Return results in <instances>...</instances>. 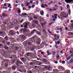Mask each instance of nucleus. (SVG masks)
Wrapping results in <instances>:
<instances>
[{
    "mask_svg": "<svg viewBox=\"0 0 73 73\" xmlns=\"http://www.w3.org/2000/svg\"><path fill=\"white\" fill-rule=\"evenodd\" d=\"M68 16V14L67 13H65L64 12H62L60 13V18H64V17H67Z\"/></svg>",
    "mask_w": 73,
    "mask_h": 73,
    "instance_id": "1",
    "label": "nucleus"
},
{
    "mask_svg": "<svg viewBox=\"0 0 73 73\" xmlns=\"http://www.w3.org/2000/svg\"><path fill=\"white\" fill-rule=\"evenodd\" d=\"M35 40V41H34V44H40V42H41V41L40 40V39L39 38H37L36 39H34V40Z\"/></svg>",
    "mask_w": 73,
    "mask_h": 73,
    "instance_id": "2",
    "label": "nucleus"
},
{
    "mask_svg": "<svg viewBox=\"0 0 73 73\" xmlns=\"http://www.w3.org/2000/svg\"><path fill=\"white\" fill-rule=\"evenodd\" d=\"M15 34V32L13 30H11L9 31L8 35L9 36H13Z\"/></svg>",
    "mask_w": 73,
    "mask_h": 73,
    "instance_id": "3",
    "label": "nucleus"
},
{
    "mask_svg": "<svg viewBox=\"0 0 73 73\" xmlns=\"http://www.w3.org/2000/svg\"><path fill=\"white\" fill-rule=\"evenodd\" d=\"M34 41H35V40H34V39H30L28 41V45H32L33 42H34Z\"/></svg>",
    "mask_w": 73,
    "mask_h": 73,
    "instance_id": "4",
    "label": "nucleus"
},
{
    "mask_svg": "<svg viewBox=\"0 0 73 73\" xmlns=\"http://www.w3.org/2000/svg\"><path fill=\"white\" fill-rule=\"evenodd\" d=\"M20 37H21V39L20 41L21 42H23L24 40L27 39V37L23 35H21L20 36Z\"/></svg>",
    "mask_w": 73,
    "mask_h": 73,
    "instance_id": "5",
    "label": "nucleus"
},
{
    "mask_svg": "<svg viewBox=\"0 0 73 73\" xmlns=\"http://www.w3.org/2000/svg\"><path fill=\"white\" fill-rule=\"evenodd\" d=\"M30 24V23H29L28 22H25L23 23V25H24V28H25V29H27V28H28V24Z\"/></svg>",
    "mask_w": 73,
    "mask_h": 73,
    "instance_id": "6",
    "label": "nucleus"
},
{
    "mask_svg": "<svg viewBox=\"0 0 73 73\" xmlns=\"http://www.w3.org/2000/svg\"><path fill=\"white\" fill-rule=\"evenodd\" d=\"M4 48L6 50H10L11 49V48L8 47L7 45H5L4 46Z\"/></svg>",
    "mask_w": 73,
    "mask_h": 73,
    "instance_id": "7",
    "label": "nucleus"
},
{
    "mask_svg": "<svg viewBox=\"0 0 73 73\" xmlns=\"http://www.w3.org/2000/svg\"><path fill=\"white\" fill-rule=\"evenodd\" d=\"M33 17L35 19H36V20H41V18H42L41 17H38L36 16H34Z\"/></svg>",
    "mask_w": 73,
    "mask_h": 73,
    "instance_id": "8",
    "label": "nucleus"
},
{
    "mask_svg": "<svg viewBox=\"0 0 73 73\" xmlns=\"http://www.w3.org/2000/svg\"><path fill=\"white\" fill-rule=\"evenodd\" d=\"M73 1V0H65V1L66 3H72Z\"/></svg>",
    "mask_w": 73,
    "mask_h": 73,
    "instance_id": "9",
    "label": "nucleus"
},
{
    "mask_svg": "<svg viewBox=\"0 0 73 73\" xmlns=\"http://www.w3.org/2000/svg\"><path fill=\"white\" fill-rule=\"evenodd\" d=\"M35 32H36V30L34 29L30 33V35L31 36H32V35H33L34 33H35Z\"/></svg>",
    "mask_w": 73,
    "mask_h": 73,
    "instance_id": "10",
    "label": "nucleus"
},
{
    "mask_svg": "<svg viewBox=\"0 0 73 73\" xmlns=\"http://www.w3.org/2000/svg\"><path fill=\"white\" fill-rule=\"evenodd\" d=\"M6 44L7 46H10L11 45V42L8 41H6Z\"/></svg>",
    "mask_w": 73,
    "mask_h": 73,
    "instance_id": "11",
    "label": "nucleus"
},
{
    "mask_svg": "<svg viewBox=\"0 0 73 73\" xmlns=\"http://www.w3.org/2000/svg\"><path fill=\"white\" fill-rule=\"evenodd\" d=\"M35 32L36 33V34L37 35H38L39 36H41V34L40 33V32H38V31H37V30H36Z\"/></svg>",
    "mask_w": 73,
    "mask_h": 73,
    "instance_id": "12",
    "label": "nucleus"
},
{
    "mask_svg": "<svg viewBox=\"0 0 73 73\" xmlns=\"http://www.w3.org/2000/svg\"><path fill=\"white\" fill-rule=\"evenodd\" d=\"M8 22H9V21L8 20H6L4 21V22H3L4 24H7V23H8Z\"/></svg>",
    "mask_w": 73,
    "mask_h": 73,
    "instance_id": "13",
    "label": "nucleus"
},
{
    "mask_svg": "<svg viewBox=\"0 0 73 73\" xmlns=\"http://www.w3.org/2000/svg\"><path fill=\"white\" fill-rule=\"evenodd\" d=\"M25 30L27 33H28L29 34H30V31L29 30L27 29H25Z\"/></svg>",
    "mask_w": 73,
    "mask_h": 73,
    "instance_id": "14",
    "label": "nucleus"
},
{
    "mask_svg": "<svg viewBox=\"0 0 73 73\" xmlns=\"http://www.w3.org/2000/svg\"><path fill=\"white\" fill-rule=\"evenodd\" d=\"M12 69L13 70L15 71L16 70V66H13L12 67Z\"/></svg>",
    "mask_w": 73,
    "mask_h": 73,
    "instance_id": "15",
    "label": "nucleus"
},
{
    "mask_svg": "<svg viewBox=\"0 0 73 73\" xmlns=\"http://www.w3.org/2000/svg\"><path fill=\"white\" fill-rule=\"evenodd\" d=\"M17 63H19L20 65H23V63L19 60H18L17 61Z\"/></svg>",
    "mask_w": 73,
    "mask_h": 73,
    "instance_id": "16",
    "label": "nucleus"
},
{
    "mask_svg": "<svg viewBox=\"0 0 73 73\" xmlns=\"http://www.w3.org/2000/svg\"><path fill=\"white\" fill-rule=\"evenodd\" d=\"M28 43L27 42V41L24 42L23 43V44L25 45V46H27V45Z\"/></svg>",
    "mask_w": 73,
    "mask_h": 73,
    "instance_id": "17",
    "label": "nucleus"
},
{
    "mask_svg": "<svg viewBox=\"0 0 73 73\" xmlns=\"http://www.w3.org/2000/svg\"><path fill=\"white\" fill-rule=\"evenodd\" d=\"M35 48L34 47L30 48V49L31 51H33L34 50H35Z\"/></svg>",
    "mask_w": 73,
    "mask_h": 73,
    "instance_id": "18",
    "label": "nucleus"
},
{
    "mask_svg": "<svg viewBox=\"0 0 73 73\" xmlns=\"http://www.w3.org/2000/svg\"><path fill=\"white\" fill-rule=\"evenodd\" d=\"M34 22L35 23V24H38V23H39L38 21L36 20H34Z\"/></svg>",
    "mask_w": 73,
    "mask_h": 73,
    "instance_id": "19",
    "label": "nucleus"
},
{
    "mask_svg": "<svg viewBox=\"0 0 73 73\" xmlns=\"http://www.w3.org/2000/svg\"><path fill=\"white\" fill-rule=\"evenodd\" d=\"M4 38L6 41H8V40H8V37L7 36H6Z\"/></svg>",
    "mask_w": 73,
    "mask_h": 73,
    "instance_id": "20",
    "label": "nucleus"
},
{
    "mask_svg": "<svg viewBox=\"0 0 73 73\" xmlns=\"http://www.w3.org/2000/svg\"><path fill=\"white\" fill-rule=\"evenodd\" d=\"M41 7L42 8H45V5L44 4H42V5H41Z\"/></svg>",
    "mask_w": 73,
    "mask_h": 73,
    "instance_id": "21",
    "label": "nucleus"
},
{
    "mask_svg": "<svg viewBox=\"0 0 73 73\" xmlns=\"http://www.w3.org/2000/svg\"><path fill=\"white\" fill-rule=\"evenodd\" d=\"M20 59L22 61H23V62H24V61H25V59H24V58H21Z\"/></svg>",
    "mask_w": 73,
    "mask_h": 73,
    "instance_id": "22",
    "label": "nucleus"
},
{
    "mask_svg": "<svg viewBox=\"0 0 73 73\" xmlns=\"http://www.w3.org/2000/svg\"><path fill=\"white\" fill-rule=\"evenodd\" d=\"M13 58H17V56H16V55H13Z\"/></svg>",
    "mask_w": 73,
    "mask_h": 73,
    "instance_id": "23",
    "label": "nucleus"
},
{
    "mask_svg": "<svg viewBox=\"0 0 73 73\" xmlns=\"http://www.w3.org/2000/svg\"><path fill=\"white\" fill-rule=\"evenodd\" d=\"M55 44L57 45V44H60V42L59 41H58L57 42H55Z\"/></svg>",
    "mask_w": 73,
    "mask_h": 73,
    "instance_id": "24",
    "label": "nucleus"
},
{
    "mask_svg": "<svg viewBox=\"0 0 73 73\" xmlns=\"http://www.w3.org/2000/svg\"><path fill=\"white\" fill-rule=\"evenodd\" d=\"M50 66H48L47 67V70H49V71H50Z\"/></svg>",
    "mask_w": 73,
    "mask_h": 73,
    "instance_id": "25",
    "label": "nucleus"
},
{
    "mask_svg": "<svg viewBox=\"0 0 73 73\" xmlns=\"http://www.w3.org/2000/svg\"><path fill=\"white\" fill-rule=\"evenodd\" d=\"M17 46H20L19 48H21V44H17Z\"/></svg>",
    "mask_w": 73,
    "mask_h": 73,
    "instance_id": "26",
    "label": "nucleus"
},
{
    "mask_svg": "<svg viewBox=\"0 0 73 73\" xmlns=\"http://www.w3.org/2000/svg\"><path fill=\"white\" fill-rule=\"evenodd\" d=\"M58 68L60 70V69H62V66H59L58 67Z\"/></svg>",
    "mask_w": 73,
    "mask_h": 73,
    "instance_id": "27",
    "label": "nucleus"
},
{
    "mask_svg": "<svg viewBox=\"0 0 73 73\" xmlns=\"http://www.w3.org/2000/svg\"><path fill=\"white\" fill-rule=\"evenodd\" d=\"M1 42L3 44H4L5 42V40H3L1 41Z\"/></svg>",
    "mask_w": 73,
    "mask_h": 73,
    "instance_id": "28",
    "label": "nucleus"
},
{
    "mask_svg": "<svg viewBox=\"0 0 73 73\" xmlns=\"http://www.w3.org/2000/svg\"><path fill=\"white\" fill-rule=\"evenodd\" d=\"M40 14L42 15H44V11H43L42 10L41 11H40Z\"/></svg>",
    "mask_w": 73,
    "mask_h": 73,
    "instance_id": "29",
    "label": "nucleus"
},
{
    "mask_svg": "<svg viewBox=\"0 0 73 73\" xmlns=\"http://www.w3.org/2000/svg\"><path fill=\"white\" fill-rule=\"evenodd\" d=\"M19 63H17H17L16 64V66L17 67H19Z\"/></svg>",
    "mask_w": 73,
    "mask_h": 73,
    "instance_id": "30",
    "label": "nucleus"
},
{
    "mask_svg": "<svg viewBox=\"0 0 73 73\" xmlns=\"http://www.w3.org/2000/svg\"><path fill=\"white\" fill-rule=\"evenodd\" d=\"M2 16H3V17H5V16H7V15L3 13Z\"/></svg>",
    "mask_w": 73,
    "mask_h": 73,
    "instance_id": "31",
    "label": "nucleus"
},
{
    "mask_svg": "<svg viewBox=\"0 0 73 73\" xmlns=\"http://www.w3.org/2000/svg\"><path fill=\"white\" fill-rule=\"evenodd\" d=\"M23 31H24V29H22L19 31V32L20 33H22Z\"/></svg>",
    "mask_w": 73,
    "mask_h": 73,
    "instance_id": "32",
    "label": "nucleus"
},
{
    "mask_svg": "<svg viewBox=\"0 0 73 73\" xmlns=\"http://www.w3.org/2000/svg\"><path fill=\"white\" fill-rule=\"evenodd\" d=\"M56 58L57 59H58V60L59 58H60V55H57V56L56 57Z\"/></svg>",
    "mask_w": 73,
    "mask_h": 73,
    "instance_id": "33",
    "label": "nucleus"
},
{
    "mask_svg": "<svg viewBox=\"0 0 73 73\" xmlns=\"http://www.w3.org/2000/svg\"><path fill=\"white\" fill-rule=\"evenodd\" d=\"M70 63H71V62H73V59L71 58L70 60Z\"/></svg>",
    "mask_w": 73,
    "mask_h": 73,
    "instance_id": "34",
    "label": "nucleus"
},
{
    "mask_svg": "<svg viewBox=\"0 0 73 73\" xmlns=\"http://www.w3.org/2000/svg\"><path fill=\"white\" fill-rule=\"evenodd\" d=\"M18 71H19V72H21V73H23V71L19 69L17 70Z\"/></svg>",
    "mask_w": 73,
    "mask_h": 73,
    "instance_id": "35",
    "label": "nucleus"
},
{
    "mask_svg": "<svg viewBox=\"0 0 73 73\" xmlns=\"http://www.w3.org/2000/svg\"><path fill=\"white\" fill-rule=\"evenodd\" d=\"M26 55L27 56V57H29V55H30V54L29 52L27 53Z\"/></svg>",
    "mask_w": 73,
    "mask_h": 73,
    "instance_id": "36",
    "label": "nucleus"
},
{
    "mask_svg": "<svg viewBox=\"0 0 73 73\" xmlns=\"http://www.w3.org/2000/svg\"><path fill=\"white\" fill-rule=\"evenodd\" d=\"M35 4H34L32 5V8H33L35 7Z\"/></svg>",
    "mask_w": 73,
    "mask_h": 73,
    "instance_id": "37",
    "label": "nucleus"
},
{
    "mask_svg": "<svg viewBox=\"0 0 73 73\" xmlns=\"http://www.w3.org/2000/svg\"><path fill=\"white\" fill-rule=\"evenodd\" d=\"M43 61H44V62H47V60H46V59L44 58L43 59Z\"/></svg>",
    "mask_w": 73,
    "mask_h": 73,
    "instance_id": "38",
    "label": "nucleus"
},
{
    "mask_svg": "<svg viewBox=\"0 0 73 73\" xmlns=\"http://www.w3.org/2000/svg\"><path fill=\"white\" fill-rule=\"evenodd\" d=\"M62 64H64L65 63V62L64 60H63L62 62Z\"/></svg>",
    "mask_w": 73,
    "mask_h": 73,
    "instance_id": "39",
    "label": "nucleus"
},
{
    "mask_svg": "<svg viewBox=\"0 0 73 73\" xmlns=\"http://www.w3.org/2000/svg\"><path fill=\"white\" fill-rule=\"evenodd\" d=\"M8 63H6L5 64V68H7V66H8Z\"/></svg>",
    "mask_w": 73,
    "mask_h": 73,
    "instance_id": "40",
    "label": "nucleus"
},
{
    "mask_svg": "<svg viewBox=\"0 0 73 73\" xmlns=\"http://www.w3.org/2000/svg\"><path fill=\"white\" fill-rule=\"evenodd\" d=\"M18 13H21V10H20V9L18 10Z\"/></svg>",
    "mask_w": 73,
    "mask_h": 73,
    "instance_id": "41",
    "label": "nucleus"
},
{
    "mask_svg": "<svg viewBox=\"0 0 73 73\" xmlns=\"http://www.w3.org/2000/svg\"><path fill=\"white\" fill-rule=\"evenodd\" d=\"M13 47H15L16 45V44H12Z\"/></svg>",
    "mask_w": 73,
    "mask_h": 73,
    "instance_id": "42",
    "label": "nucleus"
},
{
    "mask_svg": "<svg viewBox=\"0 0 73 73\" xmlns=\"http://www.w3.org/2000/svg\"><path fill=\"white\" fill-rule=\"evenodd\" d=\"M16 40L17 41H19V42H20V41H21L20 40H21V39H19L17 38Z\"/></svg>",
    "mask_w": 73,
    "mask_h": 73,
    "instance_id": "43",
    "label": "nucleus"
},
{
    "mask_svg": "<svg viewBox=\"0 0 73 73\" xmlns=\"http://www.w3.org/2000/svg\"><path fill=\"white\" fill-rule=\"evenodd\" d=\"M57 9L53 8V9L52 10V11H56Z\"/></svg>",
    "mask_w": 73,
    "mask_h": 73,
    "instance_id": "44",
    "label": "nucleus"
},
{
    "mask_svg": "<svg viewBox=\"0 0 73 73\" xmlns=\"http://www.w3.org/2000/svg\"><path fill=\"white\" fill-rule=\"evenodd\" d=\"M56 54V52L54 51H53L52 52V55H55V54Z\"/></svg>",
    "mask_w": 73,
    "mask_h": 73,
    "instance_id": "45",
    "label": "nucleus"
},
{
    "mask_svg": "<svg viewBox=\"0 0 73 73\" xmlns=\"http://www.w3.org/2000/svg\"><path fill=\"white\" fill-rule=\"evenodd\" d=\"M14 22L15 23H17L18 22V21H17L16 20H15L14 21Z\"/></svg>",
    "mask_w": 73,
    "mask_h": 73,
    "instance_id": "46",
    "label": "nucleus"
},
{
    "mask_svg": "<svg viewBox=\"0 0 73 73\" xmlns=\"http://www.w3.org/2000/svg\"><path fill=\"white\" fill-rule=\"evenodd\" d=\"M70 52L71 54H72V53L73 54V50H70Z\"/></svg>",
    "mask_w": 73,
    "mask_h": 73,
    "instance_id": "47",
    "label": "nucleus"
},
{
    "mask_svg": "<svg viewBox=\"0 0 73 73\" xmlns=\"http://www.w3.org/2000/svg\"><path fill=\"white\" fill-rule=\"evenodd\" d=\"M41 25L42 26H44V25H45L44 24V23H41Z\"/></svg>",
    "mask_w": 73,
    "mask_h": 73,
    "instance_id": "48",
    "label": "nucleus"
},
{
    "mask_svg": "<svg viewBox=\"0 0 73 73\" xmlns=\"http://www.w3.org/2000/svg\"><path fill=\"white\" fill-rule=\"evenodd\" d=\"M21 66H19L18 67H17V69L18 70V69H21Z\"/></svg>",
    "mask_w": 73,
    "mask_h": 73,
    "instance_id": "49",
    "label": "nucleus"
},
{
    "mask_svg": "<svg viewBox=\"0 0 73 73\" xmlns=\"http://www.w3.org/2000/svg\"><path fill=\"white\" fill-rule=\"evenodd\" d=\"M4 61L5 62H8V59H5V60H4Z\"/></svg>",
    "mask_w": 73,
    "mask_h": 73,
    "instance_id": "50",
    "label": "nucleus"
},
{
    "mask_svg": "<svg viewBox=\"0 0 73 73\" xmlns=\"http://www.w3.org/2000/svg\"><path fill=\"white\" fill-rule=\"evenodd\" d=\"M70 59V56H69L68 58L67 59V60H69Z\"/></svg>",
    "mask_w": 73,
    "mask_h": 73,
    "instance_id": "51",
    "label": "nucleus"
},
{
    "mask_svg": "<svg viewBox=\"0 0 73 73\" xmlns=\"http://www.w3.org/2000/svg\"><path fill=\"white\" fill-rule=\"evenodd\" d=\"M8 5V7H11V4H10V3H9L7 4Z\"/></svg>",
    "mask_w": 73,
    "mask_h": 73,
    "instance_id": "52",
    "label": "nucleus"
},
{
    "mask_svg": "<svg viewBox=\"0 0 73 73\" xmlns=\"http://www.w3.org/2000/svg\"><path fill=\"white\" fill-rule=\"evenodd\" d=\"M10 40H13V41H14V38H10Z\"/></svg>",
    "mask_w": 73,
    "mask_h": 73,
    "instance_id": "53",
    "label": "nucleus"
},
{
    "mask_svg": "<svg viewBox=\"0 0 73 73\" xmlns=\"http://www.w3.org/2000/svg\"><path fill=\"white\" fill-rule=\"evenodd\" d=\"M32 25L33 27H34V28H35V27H36V25H35V24H32Z\"/></svg>",
    "mask_w": 73,
    "mask_h": 73,
    "instance_id": "54",
    "label": "nucleus"
},
{
    "mask_svg": "<svg viewBox=\"0 0 73 73\" xmlns=\"http://www.w3.org/2000/svg\"><path fill=\"white\" fill-rule=\"evenodd\" d=\"M23 21H24V19H22L20 21V23H22Z\"/></svg>",
    "mask_w": 73,
    "mask_h": 73,
    "instance_id": "55",
    "label": "nucleus"
},
{
    "mask_svg": "<svg viewBox=\"0 0 73 73\" xmlns=\"http://www.w3.org/2000/svg\"><path fill=\"white\" fill-rule=\"evenodd\" d=\"M20 47H16V49H17V50H18L19 49H20Z\"/></svg>",
    "mask_w": 73,
    "mask_h": 73,
    "instance_id": "56",
    "label": "nucleus"
},
{
    "mask_svg": "<svg viewBox=\"0 0 73 73\" xmlns=\"http://www.w3.org/2000/svg\"><path fill=\"white\" fill-rule=\"evenodd\" d=\"M29 3L28 2L26 4V6H27V7H28V5H29Z\"/></svg>",
    "mask_w": 73,
    "mask_h": 73,
    "instance_id": "57",
    "label": "nucleus"
},
{
    "mask_svg": "<svg viewBox=\"0 0 73 73\" xmlns=\"http://www.w3.org/2000/svg\"><path fill=\"white\" fill-rule=\"evenodd\" d=\"M9 58H10L11 59H13V56L12 55V56H10Z\"/></svg>",
    "mask_w": 73,
    "mask_h": 73,
    "instance_id": "58",
    "label": "nucleus"
},
{
    "mask_svg": "<svg viewBox=\"0 0 73 73\" xmlns=\"http://www.w3.org/2000/svg\"><path fill=\"white\" fill-rule=\"evenodd\" d=\"M23 72H24V73H26L27 72V70H23Z\"/></svg>",
    "mask_w": 73,
    "mask_h": 73,
    "instance_id": "59",
    "label": "nucleus"
},
{
    "mask_svg": "<svg viewBox=\"0 0 73 73\" xmlns=\"http://www.w3.org/2000/svg\"><path fill=\"white\" fill-rule=\"evenodd\" d=\"M25 53V52H22V56H24V54Z\"/></svg>",
    "mask_w": 73,
    "mask_h": 73,
    "instance_id": "60",
    "label": "nucleus"
},
{
    "mask_svg": "<svg viewBox=\"0 0 73 73\" xmlns=\"http://www.w3.org/2000/svg\"><path fill=\"white\" fill-rule=\"evenodd\" d=\"M66 72H67V73H70V71H69V70H67Z\"/></svg>",
    "mask_w": 73,
    "mask_h": 73,
    "instance_id": "61",
    "label": "nucleus"
},
{
    "mask_svg": "<svg viewBox=\"0 0 73 73\" xmlns=\"http://www.w3.org/2000/svg\"><path fill=\"white\" fill-rule=\"evenodd\" d=\"M67 8H69V5H66Z\"/></svg>",
    "mask_w": 73,
    "mask_h": 73,
    "instance_id": "62",
    "label": "nucleus"
},
{
    "mask_svg": "<svg viewBox=\"0 0 73 73\" xmlns=\"http://www.w3.org/2000/svg\"><path fill=\"white\" fill-rule=\"evenodd\" d=\"M69 33L70 34V35H73V33L69 32Z\"/></svg>",
    "mask_w": 73,
    "mask_h": 73,
    "instance_id": "63",
    "label": "nucleus"
},
{
    "mask_svg": "<svg viewBox=\"0 0 73 73\" xmlns=\"http://www.w3.org/2000/svg\"><path fill=\"white\" fill-rule=\"evenodd\" d=\"M3 33L2 31H1L0 32V35H3Z\"/></svg>",
    "mask_w": 73,
    "mask_h": 73,
    "instance_id": "64",
    "label": "nucleus"
}]
</instances>
